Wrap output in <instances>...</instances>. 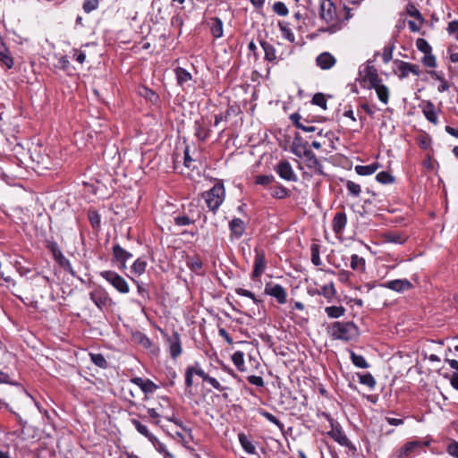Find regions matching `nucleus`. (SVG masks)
<instances>
[{
	"label": "nucleus",
	"instance_id": "1",
	"mask_svg": "<svg viewBox=\"0 0 458 458\" xmlns=\"http://www.w3.org/2000/svg\"><path fill=\"white\" fill-rule=\"evenodd\" d=\"M328 335L335 340L349 342L359 335V328L353 322H334L327 327Z\"/></svg>",
	"mask_w": 458,
	"mask_h": 458
},
{
	"label": "nucleus",
	"instance_id": "2",
	"mask_svg": "<svg viewBox=\"0 0 458 458\" xmlns=\"http://www.w3.org/2000/svg\"><path fill=\"white\" fill-rule=\"evenodd\" d=\"M208 208L215 212L222 205L225 197L224 185L220 182L216 183L213 188L203 194Z\"/></svg>",
	"mask_w": 458,
	"mask_h": 458
},
{
	"label": "nucleus",
	"instance_id": "3",
	"mask_svg": "<svg viewBox=\"0 0 458 458\" xmlns=\"http://www.w3.org/2000/svg\"><path fill=\"white\" fill-rule=\"evenodd\" d=\"M319 14L330 25L337 24L340 20L337 9L331 0H320Z\"/></svg>",
	"mask_w": 458,
	"mask_h": 458
},
{
	"label": "nucleus",
	"instance_id": "4",
	"mask_svg": "<svg viewBox=\"0 0 458 458\" xmlns=\"http://www.w3.org/2000/svg\"><path fill=\"white\" fill-rule=\"evenodd\" d=\"M100 276L113 285L119 293H127L130 287L123 277L114 271H103Z\"/></svg>",
	"mask_w": 458,
	"mask_h": 458
},
{
	"label": "nucleus",
	"instance_id": "5",
	"mask_svg": "<svg viewBox=\"0 0 458 458\" xmlns=\"http://www.w3.org/2000/svg\"><path fill=\"white\" fill-rule=\"evenodd\" d=\"M420 448H422V444L420 441H410L397 449L391 458H409L412 455H417Z\"/></svg>",
	"mask_w": 458,
	"mask_h": 458
},
{
	"label": "nucleus",
	"instance_id": "6",
	"mask_svg": "<svg viewBox=\"0 0 458 458\" xmlns=\"http://www.w3.org/2000/svg\"><path fill=\"white\" fill-rule=\"evenodd\" d=\"M394 64L395 65L394 72L396 75H398L400 79L406 78L409 73H412L416 76H419L420 73V70L418 65L411 64L401 60H395Z\"/></svg>",
	"mask_w": 458,
	"mask_h": 458
},
{
	"label": "nucleus",
	"instance_id": "7",
	"mask_svg": "<svg viewBox=\"0 0 458 458\" xmlns=\"http://www.w3.org/2000/svg\"><path fill=\"white\" fill-rule=\"evenodd\" d=\"M89 296L91 301L100 310H103L112 302L108 293L102 288H96L89 293Z\"/></svg>",
	"mask_w": 458,
	"mask_h": 458
},
{
	"label": "nucleus",
	"instance_id": "8",
	"mask_svg": "<svg viewBox=\"0 0 458 458\" xmlns=\"http://www.w3.org/2000/svg\"><path fill=\"white\" fill-rule=\"evenodd\" d=\"M265 293L276 298L280 304H284L286 301V291L280 284L273 283L267 284Z\"/></svg>",
	"mask_w": 458,
	"mask_h": 458
},
{
	"label": "nucleus",
	"instance_id": "9",
	"mask_svg": "<svg viewBox=\"0 0 458 458\" xmlns=\"http://www.w3.org/2000/svg\"><path fill=\"white\" fill-rule=\"evenodd\" d=\"M371 87L376 90L377 98L384 104H387L389 98V90L388 88L381 83V81L377 78V76L371 75L370 76Z\"/></svg>",
	"mask_w": 458,
	"mask_h": 458
},
{
	"label": "nucleus",
	"instance_id": "10",
	"mask_svg": "<svg viewBox=\"0 0 458 458\" xmlns=\"http://www.w3.org/2000/svg\"><path fill=\"white\" fill-rule=\"evenodd\" d=\"M302 157L304 158L305 165L311 169L312 172L322 174V166L316 155L310 149H305Z\"/></svg>",
	"mask_w": 458,
	"mask_h": 458
},
{
	"label": "nucleus",
	"instance_id": "11",
	"mask_svg": "<svg viewBox=\"0 0 458 458\" xmlns=\"http://www.w3.org/2000/svg\"><path fill=\"white\" fill-rule=\"evenodd\" d=\"M382 286L397 293H402L410 290L412 284L407 279H395L384 283Z\"/></svg>",
	"mask_w": 458,
	"mask_h": 458
},
{
	"label": "nucleus",
	"instance_id": "12",
	"mask_svg": "<svg viewBox=\"0 0 458 458\" xmlns=\"http://www.w3.org/2000/svg\"><path fill=\"white\" fill-rule=\"evenodd\" d=\"M276 173L278 175L286 181H296V175L287 161L280 162L276 166Z\"/></svg>",
	"mask_w": 458,
	"mask_h": 458
},
{
	"label": "nucleus",
	"instance_id": "13",
	"mask_svg": "<svg viewBox=\"0 0 458 458\" xmlns=\"http://www.w3.org/2000/svg\"><path fill=\"white\" fill-rule=\"evenodd\" d=\"M420 107L422 110L423 114L430 123L437 124V114L436 111L435 105L431 101H422L420 104Z\"/></svg>",
	"mask_w": 458,
	"mask_h": 458
},
{
	"label": "nucleus",
	"instance_id": "14",
	"mask_svg": "<svg viewBox=\"0 0 458 458\" xmlns=\"http://www.w3.org/2000/svg\"><path fill=\"white\" fill-rule=\"evenodd\" d=\"M318 66L323 70L332 68L335 64V58L328 52L320 54L316 59Z\"/></svg>",
	"mask_w": 458,
	"mask_h": 458
},
{
	"label": "nucleus",
	"instance_id": "15",
	"mask_svg": "<svg viewBox=\"0 0 458 458\" xmlns=\"http://www.w3.org/2000/svg\"><path fill=\"white\" fill-rule=\"evenodd\" d=\"M193 374H196L199 377H200L204 381L208 382L215 389L219 391H222L224 389L221 384L215 377H209L207 373L204 372L202 369L193 368Z\"/></svg>",
	"mask_w": 458,
	"mask_h": 458
},
{
	"label": "nucleus",
	"instance_id": "16",
	"mask_svg": "<svg viewBox=\"0 0 458 458\" xmlns=\"http://www.w3.org/2000/svg\"><path fill=\"white\" fill-rule=\"evenodd\" d=\"M347 218L346 215L343 212H338L335 215L332 227L335 233H340L346 225Z\"/></svg>",
	"mask_w": 458,
	"mask_h": 458
},
{
	"label": "nucleus",
	"instance_id": "17",
	"mask_svg": "<svg viewBox=\"0 0 458 458\" xmlns=\"http://www.w3.org/2000/svg\"><path fill=\"white\" fill-rule=\"evenodd\" d=\"M113 253L117 261L121 262L122 267H125L126 261L131 258V254L123 249L120 245H114L113 247Z\"/></svg>",
	"mask_w": 458,
	"mask_h": 458
},
{
	"label": "nucleus",
	"instance_id": "18",
	"mask_svg": "<svg viewBox=\"0 0 458 458\" xmlns=\"http://www.w3.org/2000/svg\"><path fill=\"white\" fill-rule=\"evenodd\" d=\"M232 233L237 238L241 237L245 230L244 222L240 218H234L230 223Z\"/></svg>",
	"mask_w": 458,
	"mask_h": 458
},
{
	"label": "nucleus",
	"instance_id": "19",
	"mask_svg": "<svg viewBox=\"0 0 458 458\" xmlns=\"http://www.w3.org/2000/svg\"><path fill=\"white\" fill-rule=\"evenodd\" d=\"M328 435L342 445L347 446L350 444L348 437L339 428H332V430L328 432Z\"/></svg>",
	"mask_w": 458,
	"mask_h": 458
},
{
	"label": "nucleus",
	"instance_id": "20",
	"mask_svg": "<svg viewBox=\"0 0 458 458\" xmlns=\"http://www.w3.org/2000/svg\"><path fill=\"white\" fill-rule=\"evenodd\" d=\"M210 30L215 38L223 36V22L219 18H211L209 21Z\"/></svg>",
	"mask_w": 458,
	"mask_h": 458
},
{
	"label": "nucleus",
	"instance_id": "21",
	"mask_svg": "<svg viewBox=\"0 0 458 458\" xmlns=\"http://www.w3.org/2000/svg\"><path fill=\"white\" fill-rule=\"evenodd\" d=\"M266 262L263 254L258 253L255 258L253 276L259 277L265 270Z\"/></svg>",
	"mask_w": 458,
	"mask_h": 458
},
{
	"label": "nucleus",
	"instance_id": "22",
	"mask_svg": "<svg viewBox=\"0 0 458 458\" xmlns=\"http://www.w3.org/2000/svg\"><path fill=\"white\" fill-rule=\"evenodd\" d=\"M135 385H137L138 386H140L141 388V390L145 393H151L153 392L156 388H157V386L151 382L150 380H143L142 378L140 377H135L131 380Z\"/></svg>",
	"mask_w": 458,
	"mask_h": 458
},
{
	"label": "nucleus",
	"instance_id": "23",
	"mask_svg": "<svg viewBox=\"0 0 458 458\" xmlns=\"http://www.w3.org/2000/svg\"><path fill=\"white\" fill-rule=\"evenodd\" d=\"M147 267V261L141 258L136 259L131 267V272L136 276H140L144 274Z\"/></svg>",
	"mask_w": 458,
	"mask_h": 458
},
{
	"label": "nucleus",
	"instance_id": "24",
	"mask_svg": "<svg viewBox=\"0 0 458 458\" xmlns=\"http://www.w3.org/2000/svg\"><path fill=\"white\" fill-rule=\"evenodd\" d=\"M318 293L324 296L328 301H331L335 295V289L333 283L322 285L318 290Z\"/></svg>",
	"mask_w": 458,
	"mask_h": 458
},
{
	"label": "nucleus",
	"instance_id": "25",
	"mask_svg": "<svg viewBox=\"0 0 458 458\" xmlns=\"http://www.w3.org/2000/svg\"><path fill=\"white\" fill-rule=\"evenodd\" d=\"M345 308L343 306H329L325 309V312L331 318H338L345 314Z\"/></svg>",
	"mask_w": 458,
	"mask_h": 458
},
{
	"label": "nucleus",
	"instance_id": "26",
	"mask_svg": "<svg viewBox=\"0 0 458 458\" xmlns=\"http://www.w3.org/2000/svg\"><path fill=\"white\" fill-rule=\"evenodd\" d=\"M378 167L379 165L374 163L368 165H357L355 167V171L359 175H370L374 174L378 169Z\"/></svg>",
	"mask_w": 458,
	"mask_h": 458
},
{
	"label": "nucleus",
	"instance_id": "27",
	"mask_svg": "<svg viewBox=\"0 0 458 458\" xmlns=\"http://www.w3.org/2000/svg\"><path fill=\"white\" fill-rule=\"evenodd\" d=\"M240 444L242 447L249 454H254L256 451V448L254 445L249 440V438L246 437L245 434L240 433L238 435Z\"/></svg>",
	"mask_w": 458,
	"mask_h": 458
},
{
	"label": "nucleus",
	"instance_id": "28",
	"mask_svg": "<svg viewBox=\"0 0 458 458\" xmlns=\"http://www.w3.org/2000/svg\"><path fill=\"white\" fill-rule=\"evenodd\" d=\"M176 79L178 81V84L181 86H183L186 82L190 81L191 80V75L190 72H188L185 69L178 67L175 70Z\"/></svg>",
	"mask_w": 458,
	"mask_h": 458
},
{
	"label": "nucleus",
	"instance_id": "29",
	"mask_svg": "<svg viewBox=\"0 0 458 458\" xmlns=\"http://www.w3.org/2000/svg\"><path fill=\"white\" fill-rule=\"evenodd\" d=\"M351 267L356 271H364L365 269V259L359 257L357 254H352L351 257Z\"/></svg>",
	"mask_w": 458,
	"mask_h": 458
},
{
	"label": "nucleus",
	"instance_id": "30",
	"mask_svg": "<svg viewBox=\"0 0 458 458\" xmlns=\"http://www.w3.org/2000/svg\"><path fill=\"white\" fill-rule=\"evenodd\" d=\"M406 236L400 233H387L385 234V240L388 242L402 244L406 241Z\"/></svg>",
	"mask_w": 458,
	"mask_h": 458
},
{
	"label": "nucleus",
	"instance_id": "31",
	"mask_svg": "<svg viewBox=\"0 0 458 458\" xmlns=\"http://www.w3.org/2000/svg\"><path fill=\"white\" fill-rule=\"evenodd\" d=\"M232 360L233 362V364L235 365V367L240 370V371H244L245 370V365H244V354L241 351H237L235 352L233 355H232Z\"/></svg>",
	"mask_w": 458,
	"mask_h": 458
},
{
	"label": "nucleus",
	"instance_id": "32",
	"mask_svg": "<svg viewBox=\"0 0 458 458\" xmlns=\"http://www.w3.org/2000/svg\"><path fill=\"white\" fill-rule=\"evenodd\" d=\"M406 13L409 16L414 17L420 24L424 23V18L413 4H407Z\"/></svg>",
	"mask_w": 458,
	"mask_h": 458
},
{
	"label": "nucleus",
	"instance_id": "33",
	"mask_svg": "<svg viewBox=\"0 0 458 458\" xmlns=\"http://www.w3.org/2000/svg\"><path fill=\"white\" fill-rule=\"evenodd\" d=\"M351 359L352 363L360 369H367L369 367L365 358L361 355L356 354L354 352H351Z\"/></svg>",
	"mask_w": 458,
	"mask_h": 458
},
{
	"label": "nucleus",
	"instance_id": "34",
	"mask_svg": "<svg viewBox=\"0 0 458 458\" xmlns=\"http://www.w3.org/2000/svg\"><path fill=\"white\" fill-rule=\"evenodd\" d=\"M170 351H171V355L174 358H176L182 352V348H181V344H180L179 337H178L177 334L174 335V339L170 340Z\"/></svg>",
	"mask_w": 458,
	"mask_h": 458
},
{
	"label": "nucleus",
	"instance_id": "35",
	"mask_svg": "<svg viewBox=\"0 0 458 458\" xmlns=\"http://www.w3.org/2000/svg\"><path fill=\"white\" fill-rule=\"evenodd\" d=\"M291 118L295 123L296 126L305 132H313V131H317V128L315 126H311V125L308 126V125H304L303 123H301L299 121L301 117L297 114H292Z\"/></svg>",
	"mask_w": 458,
	"mask_h": 458
},
{
	"label": "nucleus",
	"instance_id": "36",
	"mask_svg": "<svg viewBox=\"0 0 458 458\" xmlns=\"http://www.w3.org/2000/svg\"><path fill=\"white\" fill-rule=\"evenodd\" d=\"M360 382L362 385H365V386H369L371 389L374 388L375 386H376V380L373 377V376L371 374H369V373H366V374L360 375Z\"/></svg>",
	"mask_w": 458,
	"mask_h": 458
},
{
	"label": "nucleus",
	"instance_id": "37",
	"mask_svg": "<svg viewBox=\"0 0 458 458\" xmlns=\"http://www.w3.org/2000/svg\"><path fill=\"white\" fill-rule=\"evenodd\" d=\"M262 47L265 52V58L267 60L274 61L276 58L275 48L271 45L263 43Z\"/></svg>",
	"mask_w": 458,
	"mask_h": 458
},
{
	"label": "nucleus",
	"instance_id": "38",
	"mask_svg": "<svg viewBox=\"0 0 458 458\" xmlns=\"http://www.w3.org/2000/svg\"><path fill=\"white\" fill-rule=\"evenodd\" d=\"M346 188H347L349 193L352 194V196H355V197L360 196L361 190H360V186L358 183H356L352 181H348L346 182Z\"/></svg>",
	"mask_w": 458,
	"mask_h": 458
},
{
	"label": "nucleus",
	"instance_id": "39",
	"mask_svg": "<svg viewBox=\"0 0 458 458\" xmlns=\"http://www.w3.org/2000/svg\"><path fill=\"white\" fill-rule=\"evenodd\" d=\"M312 103L316 106H320L323 109H327V99L322 93H317L313 96Z\"/></svg>",
	"mask_w": 458,
	"mask_h": 458
},
{
	"label": "nucleus",
	"instance_id": "40",
	"mask_svg": "<svg viewBox=\"0 0 458 458\" xmlns=\"http://www.w3.org/2000/svg\"><path fill=\"white\" fill-rule=\"evenodd\" d=\"M273 10L280 16H286L288 14V8L283 2H276L273 5Z\"/></svg>",
	"mask_w": 458,
	"mask_h": 458
},
{
	"label": "nucleus",
	"instance_id": "41",
	"mask_svg": "<svg viewBox=\"0 0 458 458\" xmlns=\"http://www.w3.org/2000/svg\"><path fill=\"white\" fill-rule=\"evenodd\" d=\"M377 178V181L381 182V183H384V184H386V183H391L394 182V177L388 174L387 172H380L377 174L376 176Z\"/></svg>",
	"mask_w": 458,
	"mask_h": 458
},
{
	"label": "nucleus",
	"instance_id": "42",
	"mask_svg": "<svg viewBox=\"0 0 458 458\" xmlns=\"http://www.w3.org/2000/svg\"><path fill=\"white\" fill-rule=\"evenodd\" d=\"M416 46L418 47V49L424 53L425 55L427 54H429L430 51H431V47L428 45V43L423 39V38H419L417 41H416Z\"/></svg>",
	"mask_w": 458,
	"mask_h": 458
},
{
	"label": "nucleus",
	"instance_id": "43",
	"mask_svg": "<svg viewBox=\"0 0 458 458\" xmlns=\"http://www.w3.org/2000/svg\"><path fill=\"white\" fill-rule=\"evenodd\" d=\"M275 180V177L273 175H259L256 177V183L257 184H260V185H264V186H267L268 184H270L271 182H273Z\"/></svg>",
	"mask_w": 458,
	"mask_h": 458
},
{
	"label": "nucleus",
	"instance_id": "44",
	"mask_svg": "<svg viewBox=\"0 0 458 458\" xmlns=\"http://www.w3.org/2000/svg\"><path fill=\"white\" fill-rule=\"evenodd\" d=\"M431 74L433 77H435L437 80H438L440 81V84L437 87V90L439 92L446 91L449 89V84L444 78H442L437 72H432Z\"/></svg>",
	"mask_w": 458,
	"mask_h": 458
},
{
	"label": "nucleus",
	"instance_id": "45",
	"mask_svg": "<svg viewBox=\"0 0 458 458\" xmlns=\"http://www.w3.org/2000/svg\"><path fill=\"white\" fill-rule=\"evenodd\" d=\"M98 6V0H85L83 3V10L86 13H90L96 10Z\"/></svg>",
	"mask_w": 458,
	"mask_h": 458
},
{
	"label": "nucleus",
	"instance_id": "46",
	"mask_svg": "<svg viewBox=\"0 0 458 458\" xmlns=\"http://www.w3.org/2000/svg\"><path fill=\"white\" fill-rule=\"evenodd\" d=\"M279 28L283 33V36L287 38L288 40L290 41H293L294 40V35L293 33L291 31V30L287 27L286 24L283 23V22H279Z\"/></svg>",
	"mask_w": 458,
	"mask_h": 458
},
{
	"label": "nucleus",
	"instance_id": "47",
	"mask_svg": "<svg viewBox=\"0 0 458 458\" xmlns=\"http://www.w3.org/2000/svg\"><path fill=\"white\" fill-rule=\"evenodd\" d=\"M260 414L266 418L268 421L271 423L276 425L279 428H283V424L279 421V420L273 414L267 412V411H261Z\"/></svg>",
	"mask_w": 458,
	"mask_h": 458
},
{
	"label": "nucleus",
	"instance_id": "48",
	"mask_svg": "<svg viewBox=\"0 0 458 458\" xmlns=\"http://www.w3.org/2000/svg\"><path fill=\"white\" fill-rule=\"evenodd\" d=\"M133 425L135 426L136 429L143 436L147 437H150L151 435L147 428V426L145 425H142L140 421L138 420H133Z\"/></svg>",
	"mask_w": 458,
	"mask_h": 458
},
{
	"label": "nucleus",
	"instance_id": "49",
	"mask_svg": "<svg viewBox=\"0 0 458 458\" xmlns=\"http://www.w3.org/2000/svg\"><path fill=\"white\" fill-rule=\"evenodd\" d=\"M1 55V61L4 65H6L8 68H12L13 66V58L7 54V51L4 50V52H0Z\"/></svg>",
	"mask_w": 458,
	"mask_h": 458
},
{
	"label": "nucleus",
	"instance_id": "50",
	"mask_svg": "<svg viewBox=\"0 0 458 458\" xmlns=\"http://www.w3.org/2000/svg\"><path fill=\"white\" fill-rule=\"evenodd\" d=\"M422 63L427 67H435L437 64L436 58L430 53L425 55L423 57Z\"/></svg>",
	"mask_w": 458,
	"mask_h": 458
},
{
	"label": "nucleus",
	"instance_id": "51",
	"mask_svg": "<svg viewBox=\"0 0 458 458\" xmlns=\"http://www.w3.org/2000/svg\"><path fill=\"white\" fill-rule=\"evenodd\" d=\"M235 293L239 295H242V296L250 298L255 303L258 302V300L256 299L254 293L249 290H246L243 288H237L235 290Z\"/></svg>",
	"mask_w": 458,
	"mask_h": 458
},
{
	"label": "nucleus",
	"instance_id": "52",
	"mask_svg": "<svg viewBox=\"0 0 458 458\" xmlns=\"http://www.w3.org/2000/svg\"><path fill=\"white\" fill-rule=\"evenodd\" d=\"M447 453L454 457L458 458V442L453 441L447 446Z\"/></svg>",
	"mask_w": 458,
	"mask_h": 458
},
{
	"label": "nucleus",
	"instance_id": "53",
	"mask_svg": "<svg viewBox=\"0 0 458 458\" xmlns=\"http://www.w3.org/2000/svg\"><path fill=\"white\" fill-rule=\"evenodd\" d=\"M91 360L98 367L105 368L106 366V360L101 354L91 355Z\"/></svg>",
	"mask_w": 458,
	"mask_h": 458
},
{
	"label": "nucleus",
	"instance_id": "54",
	"mask_svg": "<svg viewBox=\"0 0 458 458\" xmlns=\"http://www.w3.org/2000/svg\"><path fill=\"white\" fill-rule=\"evenodd\" d=\"M174 222L179 226H184L191 224V220L186 216H178L174 218Z\"/></svg>",
	"mask_w": 458,
	"mask_h": 458
},
{
	"label": "nucleus",
	"instance_id": "55",
	"mask_svg": "<svg viewBox=\"0 0 458 458\" xmlns=\"http://www.w3.org/2000/svg\"><path fill=\"white\" fill-rule=\"evenodd\" d=\"M311 261L315 266H318L321 263L319 251L317 247H312L311 249Z\"/></svg>",
	"mask_w": 458,
	"mask_h": 458
},
{
	"label": "nucleus",
	"instance_id": "56",
	"mask_svg": "<svg viewBox=\"0 0 458 458\" xmlns=\"http://www.w3.org/2000/svg\"><path fill=\"white\" fill-rule=\"evenodd\" d=\"M248 381L257 386H262L264 385L263 378L259 376H250Z\"/></svg>",
	"mask_w": 458,
	"mask_h": 458
},
{
	"label": "nucleus",
	"instance_id": "57",
	"mask_svg": "<svg viewBox=\"0 0 458 458\" xmlns=\"http://www.w3.org/2000/svg\"><path fill=\"white\" fill-rule=\"evenodd\" d=\"M73 58L80 64H83L86 59V55L77 49L73 50Z\"/></svg>",
	"mask_w": 458,
	"mask_h": 458
},
{
	"label": "nucleus",
	"instance_id": "58",
	"mask_svg": "<svg viewBox=\"0 0 458 458\" xmlns=\"http://www.w3.org/2000/svg\"><path fill=\"white\" fill-rule=\"evenodd\" d=\"M272 196L277 199L284 198L287 195L286 190L283 187H280L275 190L272 193Z\"/></svg>",
	"mask_w": 458,
	"mask_h": 458
},
{
	"label": "nucleus",
	"instance_id": "59",
	"mask_svg": "<svg viewBox=\"0 0 458 458\" xmlns=\"http://www.w3.org/2000/svg\"><path fill=\"white\" fill-rule=\"evenodd\" d=\"M193 368H189L185 375V384L187 386H192Z\"/></svg>",
	"mask_w": 458,
	"mask_h": 458
},
{
	"label": "nucleus",
	"instance_id": "60",
	"mask_svg": "<svg viewBox=\"0 0 458 458\" xmlns=\"http://www.w3.org/2000/svg\"><path fill=\"white\" fill-rule=\"evenodd\" d=\"M138 341L145 347V348H148L150 347L151 345V341L149 340V338H148L146 335H140L138 336Z\"/></svg>",
	"mask_w": 458,
	"mask_h": 458
},
{
	"label": "nucleus",
	"instance_id": "61",
	"mask_svg": "<svg viewBox=\"0 0 458 458\" xmlns=\"http://www.w3.org/2000/svg\"><path fill=\"white\" fill-rule=\"evenodd\" d=\"M392 57H393L392 49L385 48L383 55H382V59H383L384 63H386V64L389 63L391 61Z\"/></svg>",
	"mask_w": 458,
	"mask_h": 458
},
{
	"label": "nucleus",
	"instance_id": "62",
	"mask_svg": "<svg viewBox=\"0 0 458 458\" xmlns=\"http://www.w3.org/2000/svg\"><path fill=\"white\" fill-rule=\"evenodd\" d=\"M386 420L390 425H393V426H400V425H402L403 423V420H401V419H395V418H390V417H386Z\"/></svg>",
	"mask_w": 458,
	"mask_h": 458
},
{
	"label": "nucleus",
	"instance_id": "63",
	"mask_svg": "<svg viewBox=\"0 0 458 458\" xmlns=\"http://www.w3.org/2000/svg\"><path fill=\"white\" fill-rule=\"evenodd\" d=\"M409 28L413 32H418L420 30L421 24L419 22V24L416 21H409L408 22Z\"/></svg>",
	"mask_w": 458,
	"mask_h": 458
},
{
	"label": "nucleus",
	"instance_id": "64",
	"mask_svg": "<svg viewBox=\"0 0 458 458\" xmlns=\"http://www.w3.org/2000/svg\"><path fill=\"white\" fill-rule=\"evenodd\" d=\"M448 30L450 33L458 31V21H453L448 25Z\"/></svg>",
	"mask_w": 458,
	"mask_h": 458
}]
</instances>
